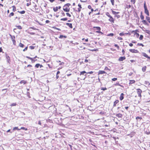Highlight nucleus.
I'll return each mask as SVG.
<instances>
[{
    "mask_svg": "<svg viewBox=\"0 0 150 150\" xmlns=\"http://www.w3.org/2000/svg\"><path fill=\"white\" fill-rule=\"evenodd\" d=\"M108 20L110 22L112 23H114V20L113 18L111 16L110 17V18Z\"/></svg>",
    "mask_w": 150,
    "mask_h": 150,
    "instance_id": "4468645a",
    "label": "nucleus"
},
{
    "mask_svg": "<svg viewBox=\"0 0 150 150\" xmlns=\"http://www.w3.org/2000/svg\"><path fill=\"white\" fill-rule=\"evenodd\" d=\"M143 36L142 35H141L140 36L139 39L140 40H142L143 39Z\"/></svg>",
    "mask_w": 150,
    "mask_h": 150,
    "instance_id": "c9c22d12",
    "label": "nucleus"
},
{
    "mask_svg": "<svg viewBox=\"0 0 150 150\" xmlns=\"http://www.w3.org/2000/svg\"><path fill=\"white\" fill-rule=\"evenodd\" d=\"M16 130H21V129H19L18 127H15L13 128V130L14 131Z\"/></svg>",
    "mask_w": 150,
    "mask_h": 150,
    "instance_id": "a878e982",
    "label": "nucleus"
},
{
    "mask_svg": "<svg viewBox=\"0 0 150 150\" xmlns=\"http://www.w3.org/2000/svg\"><path fill=\"white\" fill-rule=\"evenodd\" d=\"M106 15L110 18L112 16H110L109 13L108 12H107L106 13Z\"/></svg>",
    "mask_w": 150,
    "mask_h": 150,
    "instance_id": "2f4dec72",
    "label": "nucleus"
},
{
    "mask_svg": "<svg viewBox=\"0 0 150 150\" xmlns=\"http://www.w3.org/2000/svg\"><path fill=\"white\" fill-rule=\"evenodd\" d=\"M34 46H30L29 47V48L31 49V50H33V49H34Z\"/></svg>",
    "mask_w": 150,
    "mask_h": 150,
    "instance_id": "c03bdc74",
    "label": "nucleus"
},
{
    "mask_svg": "<svg viewBox=\"0 0 150 150\" xmlns=\"http://www.w3.org/2000/svg\"><path fill=\"white\" fill-rule=\"evenodd\" d=\"M93 28H96V29L98 31H96V32L99 33H101L103 34V33L100 31L101 28L100 27H93Z\"/></svg>",
    "mask_w": 150,
    "mask_h": 150,
    "instance_id": "39448f33",
    "label": "nucleus"
},
{
    "mask_svg": "<svg viewBox=\"0 0 150 150\" xmlns=\"http://www.w3.org/2000/svg\"><path fill=\"white\" fill-rule=\"evenodd\" d=\"M19 47H24V45L22 44L21 43H20L19 45Z\"/></svg>",
    "mask_w": 150,
    "mask_h": 150,
    "instance_id": "bb28decb",
    "label": "nucleus"
},
{
    "mask_svg": "<svg viewBox=\"0 0 150 150\" xmlns=\"http://www.w3.org/2000/svg\"><path fill=\"white\" fill-rule=\"evenodd\" d=\"M129 81H130L129 83V84L134 83H135V81L133 80H130Z\"/></svg>",
    "mask_w": 150,
    "mask_h": 150,
    "instance_id": "6ab92c4d",
    "label": "nucleus"
},
{
    "mask_svg": "<svg viewBox=\"0 0 150 150\" xmlns=\"http://www.w3.org/2000/svg\"><path fill=\"white\" fill-rule=\"evenodd\" d=\"M142 119V117H136V119L137 120H138V119L141 120Z\"/></svg>",
    "mask_w": 150,
    "mask_h": 150,
    "instance_id": "49530a36",
    "label": "nucleus"
},
{
    "mask_svg": "<svg viewBox=\"0 0 150 150\" xmlns=\"http://www.w3.org/2000/svg\"><path fill=\"white\" fill-rule=\"evenodd\" d=\"M117 80V78H114L112 79V80L113 81H115Z\"/></svg>",
    "mask_w": 150,
    "mask_h": 150,
    "instance_id": "37998d69",
    "label": "nucleus"
},
{
    "mask_svg": "<svg viewBox=\"0 0 150 150\" xmlns=\"http://www.w3.org/2000/svg\"><path fill=\"white\" fill-rule=\"evenodd\" d=\"M14 13L13 12H11V13L9 15V17H11V16H13L14 15Z\"/></svg>",
    "mask_w": 150,
    "mask_h": 150,
    "instance_id": "e433bc0d",
    "label": "nucleus"
},
{
    "mask_svg": "<svg viewBox=\"0 0 150 150\" xmlns=\"http://www.w3.org/2000/svg\"><path fill=\"white\" fill-rule=\"evenodd\" d=\"M16 104L15 103H13L11 104V106H15L16 105Z\"/></svg>",
    "mask_w": 150,
    "mask_h": 150,
    "instance_id": "864d4df0",
    "label": "nucleus"
},
{
    "mask_svg": "<svg viewBox=\"0 0 150 150\" xmlns=\"http://www.w3.org/2000/svg\"><path fill=\"white\" fill-rule=\"evenodd\" d=\"M78 6L79 7V8H82L81 6V5L80 4H79L78 5Z\"/></svg>",
    "mask_w": 150,
    "mask_h": 150,
    "instance_id": "680f3d73",
    "label": "nucleus"
},
{
    "mask_svg": "<svg viewBox=\"0 0 150 150\" xmlns=\"http://www.w3.org/2000/svg\"><path fill=\"white\" fill-rule=\"evenodd\" d=\"M114 0H110L111 2L113 5H114Z\"/></svg>",
    "mask_w": 150,
    "mask_h": 150,
    "instance_id": "bf43d9fd",
    "label": "nucleus"
},
{
    "mask_svg": "<svg viewBox=\"0 0 150 150\" xmlns=\"http://www.w3.org/2000/svg\"><path fill=\"white\" fill-rule=\"evenodd\" d=\"M12 7H13V11L14 12L15 11H16V8L15 6H13Z\"/></svg>",
    "mask_w": 150,
    "mask_h": 150,
    "instance_id": "ea45409f",
    "label": "nucleus"
},
{
    "mask_svg": "<svg viewBox=\"0 0 150 150\" xmlns=\"http://www.w3.org/2000/svg\"><path fill=\"white\" fill-rule=\"evenodd\" d=\"M66 14L67 15V16H69V17H71V15L70 14H69V13H66Z\"/></svg>",
    "mask_w": 150,
    "mask_h": 150,
    "instance_id": "8fccbe9b",
    "label": "nucleus"
},
{
    "mask_svg": "<svg viewBox=\"0 0 150 150\" xmlns=\"http://www.w3.org/2000/svg\"><path fill=\"white\" fill-rule=\"evenodd\" d=\"M16 27L19 29H22V27L20 25L16 26Z\"/></svg>",
    "mask_w": 150,
    "mask_h": 150,
    "instance_id": "4c0bfd02",
    "label": "nucleus"
},
{
    "mask_svg": "<svg viewBox=\"0 0 150 150\" xmlns=\"http://www.w3.org/2000/svg\"><path fill=\"white\" fill-rule=\"evenodd\" d=\"M106 74V73L104 71L100 70L99 71L98 74V75L103 74Z\"/></svg>",
    "mask_w": 150,
    "mask_h": 150,
    "instance_id": "9b49d317",
    "label": "nucleus"
},
{
    "mask_svg": "<svg viewBox=\"0 0 150 150\" xmlns=\"http://www.w3.org/2000/svg\"><path fill=\"white\" fill-rule=\"evenodd\" d=\"M119 35L120 36H122L123 35H125V34L123 33H120L119 34Z\"/></svg>",
    "mask_w": 150,
    "mask_h": 150,
    "instance_id": "13d9d810",
    "label": "nucleus"
},
{
    "mask_svg": "<svg viewBox=\"0 0 150 150\" xmlns=\"http://www.w3.org/2000/svg\"><path fill=\"white\" fill-rule=\"evenodd\" d=\"M132 42L134 43H135L137 42L135 40H132Z\"/></svg>",
    "mask_w": 150,
    "mask_h": 150,
    "instance_id": "e2e57ef3",
    "label": "nucleus"
},
{
    "mask_svg": "<svg viewBox=\"0 0 150 150\" xmlns=\"http://www.w3.org/2000/svg\"><path fill=\"white\" fill-rule=\"evenodd\" d=\"M112 13H113V14L115 15H116V14H118L119 13V12H116L115 11H112Z\"/></svg>",
    "mask_w": 150,
    "mask_h": 150,
    "instance_id": "393cba45",
    "label": "nucleus"
},
{
    "mask_svg": "<svg viewBox=\"0 0 150 150\" xmlns=\"http://www.w3.org/2000/svg\"><path fill=\"white\" fill-rule=\"evenodd\" d=\"M31 4V3L30 2V3H27V4H26V6H28L29 5H30Z\"/></svg>",
    "mask_w": 150,
    "mask_h": 150,
    "instance_id": "603ef678",
    "label": "nucleus"
},
{
    "mask_svg": "<svg viewBox=\"0 0 150 150\" xmlns=\"http://www.w3.org/2000/svg\"><path fill=\"white\" fill-rule=\"evenodd\" d=\"M114 46L115 47H117L118 49L119 48V47L118 45H117L115 44Z\"/></svg>",
    "mask_w": 150,
    "mask_h": 150,
    "instance_id": "09e8293b",
    "label": "nucleus"
},
{
    "mask_svg": "<svg viewBox=\"0 0 150 150\" xmlns=\"http://www.w3.org/2000/svg\"><path fill=\"white\" fill-rule=\"evenodd\" d=\"M53 28H54L55 29H56L57 30H59V31H60L61 30V29L60 28H56L55 27H53Z\"/></svg>",
    "mask_w": 150,
    "mask_h": 150,
    "instance_id": "a18cd8bd",
    "label": "nucleus"
},
{
    "mask_svg": "<svg viewBox=\"0 0 150 150\" xmlns=\"http://www.w3.org/2000/svg\"><path fill=\"white\" fill-rule=\"evenodd\" d=\"M87 73L85 71H83L80 72V75H83L84 74Z\"/></svg>",
    "mask_w": 150,
    "mask_h": 150,
    "instance_id": "7c9ffc66",
    "label": "nucleus"
},
{
    "mask_svg": "<svg viewBox=\"0 0 150 150\" xmlns=\"http://www.w3.org/2000/svg\"><path fill=\"white\" fill-rule=\"evenodd\" d=\"M134 35L137 37H138L139 36V34L137 33H135Z\"/></svg>",
    "mask_w": 150,
    "mask_h": 150,
    "instance_id": "de8ad7c7",
    "label": "nucleus"
},
{
    "mask_svg": "<svg viewBox=\"0 0 150 150\" xmlns=\"http://www.w3.org/2000/svg\"><path fill=\"white\" fill-rule=\"evenodd\" d=\"M104 70H108V71L110 70V69H108V68L107 67H105Z\"/></svg>",
    "mask_w": 150,
    "mask_h": 150,
    "instance_id": "79ce46f5",
    "label": "nucleus"
},
{
    "mask_svg": "<svg viewBox=\"0 0 150 150\" xmlns=\"http://www.w3.org/2000/svg\"><path fill=\"white\" fill-rule=\"evenodd\" d=\"M133 74V73L132 72H130L128 74V75L129 76H131Z\"/></svg>",
    "mask_w": 150,
    "mask_h": 150,
    "instance_id": "3c124183",
    "label": "nucleus"
},
{
    "mask_svg": "<svg viewBox=\"0 0 150 150\" xmlns=\"http://www.w3.org/2000/svg\"><path fill=\"white\" fill-rule=\"evenodd\" d=\"M137 92L138 94V96L139 97H141V93L142 92V91L140 88H138L137 89Z\"/></svg>",
    "mask_w": 150,
    "mask_h": 150,
    "instance_id": "20e7f679",
    "label": "nucleus"
},
{
    "mask_svg": "<svg viewBox=\"0 0 150 150\" xmlns=\"http://www.w3.org/2000/svg\"><path fill=\"white\" fill-rule=\"evenodd\" d=\"M131 7V6L130 5H127V8H130Z\"/></svg>",
    "mask_w": 150,
    "mask_h": 150,
    "instance_id": "052dcab7",
    "label": "nucleus"
},
{
    "mask_svg": "<svg viewBox=\"0 0 150 150\" xmlns=\"http://www.w3.org/2000/svg\"><path fill=\"white\" fill-rule=\"evenodd\" d=\"M124 94L121 93L120 97V99L121 100H122L124 99Z\"/></svg>",
    "mask_w": 150,
    "mask_h": 150,
    "instance_id": "ddd939ff",
    "label": "nucleus"
},
{
    "mask_svg": "<svg viewBox=\"0 0 150 150\" xmlns=\"http://www.w3.org/2000/svg\"><path fill=\"white\" fill-rule=\"evenodd\" d=\"M93 73V72L92 71H91L90 72H88L87 73V74H92Z\"/></svg>",
    "mask_w": 150,
    "mask_h": 150,
    "instance_id": "0e129e2a",
    "label": "nucleus"
},
{
    "mask_svg": "<svg viewBox=\"0 0 150 150\" xmlns=\"http://www.w3.org/2000/svg\"><path fill=\"white\" fill-rule=\"evenodd\" d=\"M126 59L125 57H120L118 59L119 61L120 62L124 60H125Z\"/></svg>",
    "mask_w": 150,
    "mask_h": 150,
    "instance_id": "6e6552de",
    "label": "nucleus"
},
{
    "mask_svg": "<svg viewBox=\"0 0 150 150\" xmlns=\"http://www.w3.org/2000/svg\"><path fill=\"white\" fill-rule=\"evenodd\" d=\"M146 66H145L144 67H143L142 68V71H143L144 72L146 71Z\"/></svg>",
    "mask_w": 150,
    "mask_h": 150,
    "instance_id": "b1692460",
    "label": "nucleus"
},
{
    "mask_svg": "<svg viewBox=\"0 0 150 150\" xmlns=\"http://www.w3.org/2000/svg\"><path fill=\"white\" fill-rule=\"evenodd\" d=\"M142 23L145 25H149V23H147V22L145 20H143L142 21Z\"/></svg>",
    "mask_w": 150,
    "mask_h": 150,
    "instance_id": "f8f14e48",
    "label": "nucleus"
},
{
    "mask_svg": "<svg viewBox=\"0 0 150 150\" xmlns=\"http://www.w3.org/2000/svg\"><path fill=\"white\" fill-rule=\"evenodd\" d=\"M27 49H28V47H25V48L23 50V51H25L27 50Z\"/></svg>",
    "mask_w": 150,
    "mask_h": 150,
    "instance_id": "6e6d98bb",
    "label": "nucleus"
},
{
    "mask_svg": "<svg viewBox=\"0 0 150 150\" xmlns=\"http://www.w3.org/2000/svg\"><path fill=\"white\" fill-rule=\"evenodd\" d=\"M125 108L126 110H127L129 108V107L128 106H125Z\"/></svg>",
    "mask_w": 150,
    "mask_h": 150,
    "instance_id": "774afa93",
    "label": "nucleus"
},
{
    "mask_svg": "<svg viewBox=\"0 0 150 150\" xmlns=\"http://www.w3.org/2000/svg\"><path fill=\"white\" fill-rule=\"evenodd\" d=\"M40 64H37L35 65V67L37 68H38L40 66Z\"/></svg>",
    "mask_w": 150,
    "mask_h": 150,
    "instance_id": "f704fd0d",
    "label": "nucleus"
},
{
    "mask_svg": "<svg viewBox=\"0 0 150 150\" xmlns=\"http://www.w3.org/2000/svg\"><path fill=\"white\" fill-rule=\"evenodd\" d=\"M146 19L149 23H150V18L149 17L146 16Z\"/></svg>",
    "mask_w": 150,
    "mask_h": 150,
    "instance_id": "aec40b11",
    "label": "nucleus"
},
{
    "mask_svg": "<svg viewBox=\"0 0 150 150\" xmlns=\"http://www.w3.org/2000/svg\"><path fill=\"white\" fill-rule=\"evenodd\" d=\"M137 45L140 46H141L142 47L144 46V45L140 43H138L137 44Z\"/></svg>",
    "mask_w": 150,
    "mask_h": 150,
    "instance_id": "a19ab883",
    "label": "nucleus"
},
{
    "mask_svg": "<svg viewBox=\"0 0 150 150\" xmlns=\"http://www.w3.org/2000/svg\"><path fill=\"white\" fill-rule=\"evenodd\" d=\"M63 38H66L67 36L65 35H60L59 37V38L61 39H62Z\"/></svg>",
    "mask_w": 150,
    "mask_h": 150,
    "instance_id": "412c9836",
    "label": "nucleus"
},
{
    "mask_svg": "<svg viewBox=\"0 0 150 150\" xmlns=\"http://www.w3.org/2000/svg\"><path fill=\"white\" fill-rule=\"evenodd\" d=\"M129 51L133 53H137L139 52V51L137 50L133 49H129Z\"/></svg>",
    "mask_w": 150,
    "mask_h": 150,
    "instance_id": "0eeeda50",
    "label": "nucleus"
},
{
    "mask_svg": "<svg viewBox=\"0 0 150 150\" xmlns=\"http://www.w3.org/2000/svg\"><path fill=\"white\" fill-rule=\"evenodd\" d=\"M144 12L148 16H149V14L148 10L147 8V7L146 6L145 2L144 4Z\"/></svg>",
    "mask_w": 150,
    "mask_h": 150,
    "instance_id": "f03ea898",
    "label": "nucleus"
},
{
    "mask_svg": "<svg viewBox=\"0 0 150 150\" xmlns=\"http://www.w3.org/2000/svg\"><path fill=\"white\" fill-rule=\"evenodd\" d=\"M45 22L47 23H48L50 22V21L48 20H47Z\"/></svg>",
    "mask_w": 150,
    "mask_h": 150,
    "instance_id": "69168bd1",
    "label": "nucleus"
},
{
    "mask_svg": "<svg viewBox=\"0 0 150 150\" xmlns=\"http://www.w3.org/2000/svg\"><path fill=\"white\" fill-rule=\"evenodd\" d=\"M26 57L27 58H28L30 59L32 61V62L33 61V58H31V57H28V56H26Z\"/></svg>",
    "mask_w": 150,
    "mask_h": 150,
    "instance_id": "c85d7f7f",
    "label": "nucleus"
},
{
    "mask_svg": "<svg viewBox=\"0 0 150 150\" xmlns=\"http://www.w3.org/2000/svg\"><path fill=\"white\" fill-rule=\"evenodd\" d=\"M114 35V34L113 33H110L108 34L107 36H113Z\"/></svg>",
    "mask_w": 150,
    "mask_h": 150,
    "instance_id": "473e14b6",
    "label": "nucleus"
},
{
    "mask_svg": "<svg viewBox=\"0 0 150 150\" xmlns=\"http://www.w3.org/2000/svg\"><path fill=\"white\" fill-rule=\"evenodd\" d=\"M144 83L146 85V86H149L150 85V83L148 81H145Z\"/></svg>",
    "mask_w": 150,
    "mask_h": 150,
    "instance_id": "9d476101",
    "label": "nucleus"
},
{
    "mask_svg": "<svg viewBox=\"0 0 150 150\" xmlns=\"http://www.w3.org/2000/svg\"><path fill=\"white\" fill-rule=\"evenodd\" d=\"M53 9L54 12H57L58 10V7H54L53 8Z\"/></svg>",
    "mask_w": 150,
    "mask_h": 150,
    "instance_id": "4be33fe9",
    "label": "nucleus"
},
{
    "mask_svg": "<svg viewBox=\"0 0 150 150\" xmlns=\"http://www.w3.org/2000/svg\"><path fill=\"white\" fill-rule=\"evenodd\" d=\"M142 55L143 56L145 57L148 59H150V57L148 56V55L145 53L143 52L142 53Z\"/></svg>",
    "mask_w": 150,
    "mask_h": 150,
    "instance_id": "1a4fd4ad",
    "label": "nucleus"
},
{
    "mask_svg": "<svg viewBox=\"0 0 150 150\" xmlns=\"http://www.w3.org/2000/svg\"><path fill=\"white\" fill-rule=\"evenodd\" d=\"M115 17H116L117 18H119L120 17V16L119 15H115Z\"/></svg>",
    "mask_w": 150,
    "mask_h": 150,
    "instance_id": "5fc2aeb1",
    "label": "nucleus"
},
{
    "mask_svg": "<svg viewBox=\"0 0 150 150\" xmlns=\"http://www.w3.org/2000/svg\"><path fill=\"white\" fill-rule=\"evenodd\" d=\"M6 58L7 60V62L9 64H10L11 63V61L10 59V58L8 55L6 54Z\"/></svg>",
    "mask_w": 150,
    "mask_h": 150,
    "instance_id": "423d86ee",
    "label": "nucleus"
},
{
    "mask_svg": "<svg viewBox=\"0 0 150 150\" xmlns=\"http://www.w3.org/2000/svg\"><path fill=\"white\" fill-rule=\"evenodd\" d=\"M66 25L69 26L70 28H72V24L71 23H66Z\"/></svg>",
    "mask_w": 150,
    "mask_h": 150,
    "instance_id": "dca6fc26",
    "label": "nucleus"
},
{
    "mask_svg": "<svg viewBox=\"0 0 150 150\" xmlns=\"http://www.w3.org/2000/svg\"><path fill=\"white\" fill-rule=\"evenodd\" d=\"M107 89L106 87H105V88L101 87V90H102L103 91H105V90H106Z\"/></svg>",
    "mask_w": 150,
    "mask_h": 150,
    "instance_id": "58836bf2",
    "label": "nucleus"
},
{
    "mask_svg": "<svg viewBox=\"0 0 150 150\" xmlns=\"http://www.w3.org/2000/svg\"><path fill=\"white\" fill-rule=\"evenodd\" d=\"M18 12L19 13H20L21 14H23L25 13V11H18Z\"/></svg>",
    "mask_w": 150,
    "mask_h": 150,
    "instance_id": "5701e85b",
    "label": "nucleus"
},
{
    "mask_svg": "<svg viewBox=\"0 0 150 150\" xmlns=\"http://www.w3.org/2000/svg\"><path fill=\"white\" fill-rule=\"evenodd\" d=\"M119 102V101L118 100H116L114 103L113 106L115 107L116 106V104H117Z\"/></svg>",
    "mask_w": 150,
    "mask_h": 150,
    "instance_id": "f3484780",
    "label": "nucleus"
},
{
    "mask_svg": "<svg viewBox=\"0 0 150 150\" xmlns=\"http://www.w3.org/2000/svg\"><path fill=\"white\" fill-rule=\"evenodd\" d=\"M10 36H11V39L13 42V44L14 45H15L16 43V41L15 40V37L14 36H12L11 34H10Z\"/></svg>",
    "mask_w": 150,
    "mask_h": 150,
    "instance_id": "7ed1b4c3",
    "label": "nucleus"
},
{
    "mask_svg": "<svg viewBox=\"0 0 150 150\" xmlns=\"http://www.w3.org/2000/svg\"><path fill=\"white\" fill-rule=\"evenodd\" d=\"M20 129H24V130H27V129L26 128H25L24 127H22Z\"/></svg>",
    "mask_w": 150,
    "mask_h": 150,
    "instance_id": "4d7b16f0",
    "label": "nucleus"
},
{
    "mask_svg": "<svg viewBox=\"0 0 150 150\" xmlns=\"http://www.w3.org/2000/svg\"><path fill=\"white\" fill-rule=\"evenodd\" d=\"M20 83H23L24 84H25L26 83V81H24V80H21L20 81Z\"/></svg>",
    "mask_w": 150,
    "mask_h": 150,
    "instance_id": "cd10ccee",
    "label": "nucleus"
},
{
    "mask_svg": "<svg viewBox=\"0 0 150 150\" xmlns=\"http://www.w3.org/2000/svg\"><path fill=\"white\" fill-rule=\"evenodd\" d=\"M116 116L118 117V118H122V115L120 113L116 114Z\"/></svg>",
    "mask_w": 150,
    "mask_h": 150,
    "instance_id": "2eb2a0df",
    "label": "nucleus"
},
{
    "mask_svg": "<svg viewBox=\"0 0 150 150\" xmlns=\"http://www.w3.org/2000/svg\"><path fill=\"white\" fill-rule=\"evenodd\" d=\"M145 32L146 33L150 35V31L148 30H146Z\"/></svg>",
    "mask_w": 150,
    "mask_h": 150,
    "instance_id": "72a5a7b5",
    "label": "nucleus"
},
{
    "mask_svg": "<svg viewBox=\"0 0 150 150\" xmlns=\"http://www.w3.org/2000/svg\"><path fill=\"white\" fill-rule=\"evenodd\" d=\"M88 8L91 9V7L90 5H88Z\"/></svg>",
    "mask_w": 150,
    "mask_h": 150,
    "instance_id": "338daca9",
    "label": "nucleus"
},
{
    "mask_svg": "<svg viewBox=\"0 0 150 150\" xmlns=\"http://www.w3.org/2000/svg\"><path fill=\"white\" fill-rule=\"evenodd\" d=\"M67 20V18H62L60 19L61 21H66Z\"/></svg>",
    "mask_w": 150,
    "mask_h": 150,
    "instance_id": "c756f323",
    "label": "nucleus"
},
{
    "mask_svg": "<svg viewBox=\"0 0 150 150\" xmlns=\"http://www.w3.org/2000/svg\"><path fill=\"white\" fill-rule=\"evenodd\" d=\"M71 5L70 4L67 3L65 4L63 6V10L65 12H68L69 11L70 8L69 7Z\"/></svg>",
    "mask_w": 150,
    "mask_h": 150,
    "instance_id": "f257e3e1",
    "label": "nucleus"
},
{
    "mask_svg": "<svg viewBox=\"0 0 150 150\" xmlns=\"http://www.w3.org/2000/svg\"><path fill=\"white\" fill-rule=\"evenodd\" d=\"M140 17L141 19L142 20H144V16L143 15H142V12H141V15H140Z\"/></svg>",
    "mask_w": 150,
    "mask_h": 150,
    "instance_id": "a211bd4d",
    "label": "nucleus"
}]
</instances>
